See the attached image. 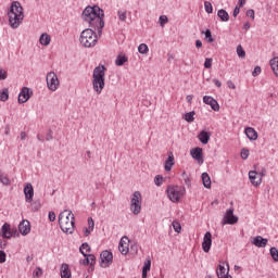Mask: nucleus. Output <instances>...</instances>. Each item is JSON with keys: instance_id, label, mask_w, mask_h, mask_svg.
Instances as JSON below:
<instances>
[{"instance_id": "f257e3e1", "label": "nucleus", "mask_w": 278, "mask_h": 278, "mask_svg": "<svg viewBox=\"0 0 278 278\" xmlns=\"http://www.w3.org/2000/svg\"><path fill=\"white\" fill-rule=\"evenodd\" d=\"M103 10L99 8V5L87 7L83 11V18L86 23H89L93 29H98L99 34H101V29L105 27V22H103Z\"/></svg>"}, {"instance_id": "f03ea898", "label": "nucleus", "mask_w": 278, "mask_h": 278, "mask_svg": "<svg viewBox=\"0 0 278 278\" xmlns=\"http://www.w3.org/2000/svg\"><path fill=\"white\" fill-rule=\"evenodd\" d=\"M8 16L10 27H12V29H18V27H21V24L23 23V20L25 18V15L23 13V5H21V2H12L8 12Z\"/></svg>"}, {"instance_id": "7ed1b4c3", "label": "nucleus", "mask_w": 278, "mask_h": 278, "mask_svg": "<svg viewBox=\"0 0 278 278\" xmlns=\"http://www.w3.org/2000/svg\"><path fill=\"white\" fill-rule=\"evenodd\" d=\"M105 65H99L94 67L92 74V88L97 92V94H101L103 92V88H105Z\"/></svg>"}, {"instance_id": "20e7f679", "label": "nucleus", "mask_w": 278, "mask_h": 278, "mask_svg": "<svg viewBox=\"0 0 278 278\" xmlns=\"http://www.w3.org/2000/svg\"><path fill=\"white\" fill-rule=\"evenodd\" d=\"M59 225L64 233H73L75 231V214H73V211L65 210L60 213Z\"/></svg>"}, {"instance_id": "39448f33", "label": "nucleus", "mask_w": 278, "mask_h": 278, "mask_svg": "<svg viewBox=\"0 0 278 278\" xmlns=\"http://www.w3.org/2000/svg\"><path fill=\"white\" fill-rule=\"evenodd\" d=\"M79 42L86 49H91L92 47H97V42H99V37L97 33L91 28H86L81 31L79 37Z\"/></svg>"}, {"instance_id": "423d86ee", "label": "nucleus", "mask_w": 278, "mask_h": 278, "mask_svg": "<svg viewBox=\"0 0 278 278\" xmlns=\"http://www.w3.org/2000/svg\"><path fill=\"white\" fill-rule=\"evenodd\" d=\"M166 193L172 203H179L184 199V194H186V188L182 186H168Z\"/></svg>"}, {"instance_id": "0eeeda50", "label": "nucleus", "mask_w": 278, "mask_h": 278, "mask_svg": "<svg viewBox=\"0 0 278 278\" xmlns=\"http://www.w3.org/2000/svg\"><path fill=\"white\" fill-rule=\"evenodd\" d=\"M130 211L135 216H138L142 212V193L140 191H135L130 199Z\"/></svg>"}, {"instance_id": "6e6552de", "label": "nucleus", "mask_w": 278, "mask_h": 278, "mask_svg": "<svg viewBox=\"0 0 278 278\" xmlns=\"http://www.w3.org/2000/svg\"><path fill=\"white\" fill-rule=\"evenodd\" d=\"M47 86L49 88V90H51V92H55V90H58V88H60V79H58V74H55V72H49L47 74Z\"/></svg>"}, {"instance_id": "1a4fd4ad", "label": "nucleus", "mask_w": 278, "mask_h": 278, "mask_svg": "<svg viewBox=\"0 0 278 278\" xmlns=\"http://www.w3.org/2000/svg\"><path fill=\"white\" fill-rule=\"evenodd\" d=\"M100 260H101L100 262L101 268H109L110 264H112L114 260V255L112 254V252L105 250L101 252Z\"/></svg>"}, {"instance_id": "9d476101", "label": "nucleus", "mask_w": 278, "mask_h": 278, "mask_svg": "<svg viewBox=\"0 0 278 278\" xmlns=\"http://www.w3.org/2000/svg\"><path fill=\"white\" fill-rule=\"evenodd\" d=\"M238 223V216L233 215V207L226 211L223 225H236Z\"/></svg>"}, {"instance_id": "9b49d317", "label": "nucleus", "mask_w": 278, "mask_h": 278, "mask_svg": "<svg viewBox=\"0 0 278 278\" xmlns=\"http://www.w3.org/2000/svg\"><path fill=\"white\" fill-rule=\"evenodd\" d=\"M33 92L29 90L28 87H23L20 94H18V103H27L29 99H31Z\"/></svg>"}, {"instance_id": "f8f14e48", "label": "nucleus", "mask_w": 278, "mask_h": 278, "mask_svg": "<svg viewBox=\"0 0 278 278\" xmlns=\"http://www.w3.org/2000/svg\"><path fill=\"white\" fill-rule=\"evenodd\" d=\"M211 249H212V232L206 231L202 241V251H204V253H210Z\"/></svg>"}, {"instance_id": "ddd939ff", "label": "nucleus", "mask_w": 278, "mask_h": 278, "mask_svg": "<svg viewBox=\"0 0 278 278\" xmlns=\"http://www.w3.org/2000/svg\"><path fill=\"white\" fill-rule=\"evenodd\" d=\"M203 103H205V105H210L214 112H218V110H220L218 101H216L212 96H204Z\"/></svg>"}, {"instance_id": "4468645a", "label": "nucleus", "mask_w": 278, "mask_h": 278, "mask_svg": "<svg viewBox=\"0 0 278 278\" xmlns=\"http://www.w3.org/2000/svg\"><path fill=\"white\" fill-rule=\"evenodd\" d=\"M118 249L122 255H127V253H129V238L127 236H124L121 239Z\"/></svg>"}, {"instance_id": "2eb2a0df", "label": "nucleus", "mask_w": 278, "mask_h": 278, "mask_svg": "<svg viewBox=\"0 0 278 278\" xmlns=\"http://www.w3.org/2000/svg\"><path fill=\"white\" fill-rule=\"evenodd\" d=\"M24 194L26 203H31V201H34V186L31 182L26 184L24 187Z\"/></svg>"}, {"instance_id": "dca6fc26", "label": "nucleus", "mask_w": 278, "mask_h": 278, "mask_svg": "<svg viewBox=\"0 0 278 278\" xmlns=\"http://www.w3.org/2000/svg\"><path fill=\"white\" fill-rule=\"evenodd\" d=\"M18 231L22 236H27L31 231V224L29 220H22L18 225Z\"/></svg>"}, {"instance_id": "f3484780", "label": "nucleus", "mask_w": 278, "mask_h": 278, "mask_svg": "<svg viewBox=\"0 0 278 278\" xmlns=\"http://www.w3.org/2000/svg\"><path fill=\"white\" fill-rule=\"evenodd\" d=\"M252 244H254V247H257L258 249H264L268 244V239L262 236H256L253 238Z\"/></svg>"}, {"instance_id": "a211bd4d", "label": "nucleus", "mask_w": 278, "mask_h": 278, "mask_svg": "<svg viewBox=\"0 0 278 278\" xmlns=\"http://www.w3.org/2000/svg\"><path fill=\"white\" fill-rule=\"evenodd\" d=\"M167 155L168 157L165 161L164 168L166 173H170V170H173V166H175V155L173 154V152H168Z\"/></svg>"}, {"instance_id": "6ab92c4d", "label": "nucleus", "mask_w": 278, "mask_h": 278, "mask_svg": "<svg viewBox=\"0 0 278 278\" xmlns=\"http://www.w3.org/2000/svg\"><path fill=\"white\" fill-rule=\"evenodd\" d=\"M249 179H250L252 186L257 187V186L262 185V177H258L257 172H255V170L249 172Z\"/></svg>"}, {"instance_id": "aec40b11", "label": "nucleus", "mask_w": 278, "mask_h": 278, "mask_svg": "<svg viewBox=\"0 0 278 278\" xmlns=\"http://www.w3.org/2000/svg\"><path fill=\"white\" fill-rule=\"evenodd\" d=\"M191 157L197 160L198 162H203V149L202 148H194L191 150Z\"/></svg>"}, {"instance_id": "412c9836", "label": "nucleus", "mask_w": 278, "mask_h": 278, "mask_svg": "<svg viewBox=\"0 0 278 278\" xmlns=\"http://www.w3.org/2000/svg\"><path fill=\"white\" fill-rule=\"evenodd\" d=\"M0 236L2 238H7V240H10V238H12V230L10 229V224L5 223L2 228H1V232Z\"/></svg>"}, {"instance_id": "4be33fe9", "label": "nucleus", "mask_w": 278, "mask_h": 278, "mask_svg": "<svg viewBox=\"0 0 278 278\" xmlns=\"http://www.w3.org/2000/svg\"><path fill=\"white\" fill-rule=\"evenodd\" d=\"M211 136L212 135L210 132L202 130L198 135V139L200 140V142H202V144H207V142H210Z\"/></svg>"}, {"instance_id": "5701e85b", "label": "nucleus", "mask_w": 278, "mask_h": 278, "mask_svg": "<svg viewBox=\"0 0 278 278\" xmlns=\"http://www.w3.org/2000/svg\"><path fill=\"white\" fill-rule=\"evenodd\" d=\"M39 43L42 45V47H49V45H51V36L47 33L41 34Z\"/></svg>"}, {"instance_id": "b1692460", "label": "nucleus", "mask_w": 278, "mask_h": 278, "mask_svg": "<svg viewBox=\"0 0 278 278\" xmlns=\"http://www.w3.org/2000/svg\"><path fill=\"white\" fill-rule=\"evenodd\" d=\"M269 65H270V68L273 71L274 75H276V77H278V56L273 58L269 61Z\"/></svg>"}, {"instance_id": "393cba45", "label": "nucleus", "mask_w": 278, "mask_h": 278, "mask_svg": "<svg viewBox=\"0 0 278 278\" xmlns=\"http://www.w3.org/2000/svg\"><path fill=\"white\" fill-rule=\"evenodd\" d=\"M71 269L68 268V264H63L61 266V278H71Z\"/></svg>"}, {"instance_id": "a878e982", "label": "nucleus", "mask_w": 278, "mask_h": 278, "mask_svg": "<svg viewBox=\"0 0 278 278\" xmlns=\"http://www.w3.org/2000/svg\"><path fill=\"white\" fill-rule=\"evenodd\" d=\"M245 136L249 140H257V131H255L252 127L245 128Z\"/></svg>"}, {"instance_id": "bb28decb", "label": "nucleus", "mask_w": 278, "mask_h": 278, "mask_svg": "<svg viewBox=\"0 0 278 278\" xmlns=\"http://www.w3.org/2000/svg\"><path fill=\"white\" fill-rule=\"evenodd\" d=\"M202 182L204 188H207V189L212 188V179L210 178V174L207 173L202 174Z\"/></svg>"}, {"instance_id": "cd10ccee", "label": "nucleus", "mask_w": 278, "mask_h": 278, "mask_svg": "<svg viewBox=\"0 0 278 278\" xmlns=\"http://www.w3.org/2000/svg\"><path fill=\"white\" fill-rule=\"evenodd\" d=\"M217 16L223 21V23H227V21H229V13L225 11V9L218 10Z\"/></svg>"}, {"instance_id": "c85d7f7f", "label": "nucleus", "mask_w": 278, "mask_h": 278, "mask_svg": "<svg viewBox=\"0 0 278 278\" xmlns=\"http://www.w3.org/2000/svg\"><path fill=\"white\" fill-rule=\"evenodd\" d=\"M90 251H91V248L87 242L83 243L79 248V252L81 253V255H88Z\"/></svg>"}, {"instance_id": "c756f323", "label": "nucleus", "mask_w": 278, "mask_h": 278, "mask_svg": "<svg viewBox=\"0 0 278 278\" xmlns=\"http://www.w3.org/2000/svg\"><path fill=\"white\" fill-rule=\"evenodd\" d=\"M84 257L88 260L89 266H94L97 264V257L94 254H84Z\"/></svg>"}, {"instance_id": "7c9ffc66", "label": "nucleus", "mask_w": 278, "mask_h": 278, "mask_svg": "<svg viewBox=\"0 0 278 278\" xmlns=\"http://www.w3.org/2000/svg\"><path fill=\"white\" fill-rule=\"evenodd\" d=\"M216 275L218 278H223L227 275V269L223 265H218V268L216 270Z\"/></svg>"}, {"instance_id": "2f4dec72", "label": "nucleus", "mask_w": 278, "mask_h": 278, "mask_svg": "<svg viewBox=\"0 0 278 278\" xmlns=\"http://www.w3.org/2000/svg\"><path fill=\"white\" fill-rule=\"evenodd\" d=\"M125 62H127V56L121 55V54L115 60L116 66H123V64H125Z\"/></svg>"}, {"instance_id": "473e14b6", "label": "nucleus", "mask_w": 278, "mask_h": 278, "mask_svg": "<svg viewBox=\"0 0 278 278\" xmlns=\"http://www.w3.org/2000/svg\"><path fill=\"white\" fill-rule=\"evenodd\" d=\"M138 51L139 53H141L142 55H146V53H149V46H147V43H141L138 47Z\"/></svg>"}, {"instance_id": "72a5a7b5", "label": "nucleus", "mask_w": 278, "mask_h": 278, "mask_svg": "<svg viewBox=\"0 0 278 278\" xmlns=\"http://www.w3.org/2000/svg\"><path fill=\"white\" fill-rule=\"evenodd\" d=\"M204 10L206 14H212L214 12V7H212V2L205 1L204 2Z\"/></svg>"}, {"instance_id": "f704fd0d", "label": "nucleus", "mask_w": 278, "mask_h": 278, "mask_svg": "<svg viewBox=\"0 0 278 278\" xmlns=\"http://www.w3.org/2000/svg\"><path fill=\"white\" fill-rule=\"evenodd\" d=\"M270 256L274 260V262H278V250L277 248H270L269 250Z\"/></svg>"}, {"instance_id": "c9c22d12", "label": "nucleus", "mask_w": 278, "mask_h": 278, "mask_svg": "<svg viewBox=\"0 0 278 278\" xmlns=\"http://www.w3.org/2000/svg\"><path fill=\"white\" fill-rule=\"evenodd\" d=\"M8 99H10V93L8 89H3V91L0 93V101L5 102Z\"/></svg>"}, {"instance_id": "e433bc0d", "label": "nucleus", "mask_w": 278, "mask_h": 278, "mask_svg": "<svg viewBox=\"0 0 278 278\" xmlns=\"http://www.w3.org/2000/svg\"><path fill=\"white\" fill-rule=\"evenodd\" d=\"M185 121L187 123H193L194 122V111H191L185 115Z\"/></svg>"}, {"instance_id": "4c0bfd02", "label": "nucleus", "mask_w": 278, "mask_h": 278, "mask_svg": "<svg viewBox=\"0 0 278 278\" xmlns=\"http://www.w3.org/2000/svg\"><path fill=\"white\" fill-rule=\"evenodd\" d=\"M154 184L155 186H159V187L162 186L164 184V177L161 175H156L154 177Z\"/></svg>"}, {"instance_id": "58836bf2", "label": "nucleus", "mask_w": 278, "mask_h": 278, "mask_svg": "<svg viewBox=\"0 0 278 278\" xmlns=\"http://www.w3.org/2000/svg\"><path fill=\"white\" fill-rule=\"evenodd\" d=\"M172 227H173L174 231H176V233L181 232V224H179V222H173Z\"/></svg>"}, {"instance_id": "ea45409f", "label": "nucleus", "mask_w": 278, "mask_h": 278, "mask_svg": "<svg viewBox=\"0 0 278 278\" xmlns=\"http://www.w3.org/2000/svg\"><path fill=\"white\" fill-rule=\"evenodd\" d=\"M117 15H118L119 21H122L123 23H125V21H127V11H118Z\"/></svg>"}, {"instance_id": "a19ab883", "label": "nucleus", "mask_w": 278, "mask_h": 278, "mask_svg": "<svg viewBox=\"0 0 278 278\" xmlns=\"http://www.w3.org/2000/svg\"><path fill=\"white\" fill-rule=\"evenodd\" d=\"M0 181L3 186H10V178L3 174H0Z\"/></svg>"}, {"instance_id": "79ce46f5", "label": "nucleus", "mask_w": 278, "mask_h": 278, "mask_svg": "<svg viewBox=\"0 0 278 278\" xmlns=\"http://www.w3.org/2000/svg\"><path fill=\"white\" fill-rule=\"evenodd\" d=\"M237 54H238L239 58H245L247 56V52L244 51L242 46L237 47Z\"/></svg>"}, {"instance_id": "37998d69", "label": "nucleus", "mask_w": 278, "mask_h": 278, "mask_svg": "<svg viewBox=\"0 0 278 278\" xmlns=\"http://www.w3.org/2000/svg\"><path fill=\"white\" fill-rule=\"evenodd\" d=\"M159 23L161 25V27H164V25H166V23H168V16L166 15H161L159 17Z\"/></svg>"}, {"instance_id": "c03bdc74", "label": "nucleus", "mask_w": 278, "mask_h": 278, "mask_svg": "<svg viewBox=\"0 0 278 278\" xmlns=\"http://www.w3.org/2000/svg\"><path fill=\"white\" fill-rule=\"evenodd\" d=\"M142 270L146 273H149L151 270V258H148L144 263V266L142 267Z\"/></svg>"}, {"instance_id": "a18cd8bd", "label": "nucleus", "mask_w": 278, "mask_h": 278, "mask_svg": "<svg viewBox=\"0 0 278 278\" xmlns=\"http://www.w3.org/2000/svg\"><path fill=\"white\" fill-rule=\"evenodd\" d=\"M205 38L207 39V42H214V38L212 37V30H205Z\"/></svg>"}, {"instance_id": "49530a36", "label": "nucleus", "mask_w": 278, "mask_h": 278, "mask_svg": "<svg viewBox=\"0 0 278 278\" xmlns=\"http://www.w3.org/2000/svg\"><path fill=\"white\" fill-rule=\"evenodd\" d=\"M182 179H184L185 186L190 187V184H191L190 177H188V174H186V172L182 173Z\"/></svg>"}, {"instance_id": "de8ad7c7", "label": "nucleus", "mask_w": 278, "mask_h": 278, "mask_svg": "<svg viewBox=\"0 0 278 278\" xmlns=\"http://www.w3.org/2000/svg\"><path fill=\"white\" fill-rule=\"evenodd\" d=\"M33 277H42V268L37 267L33 273Z\"/></svg>"}, {"instance_id": "09e8293b", "label": "nucleus", "mask_w": 278, "mask_h": 278, "mask_svg": "<svg viewBox=\"0 0 278 278\" xmlns=\"http://www.w3.org/2000/svg\"><path fill=\"white\" fill-rule=\"evenodd\" d=\"M245 15L255 21V11L253 9L248 10Z\"/></svg>"}, {"instance_id": "8fccbe9b", "label": "nucleus", "mask_w": 278, "mask_h": 278, "mask_svg": "<svg viewBox=\"0 0 278 278\" xmlns=\"http://www.w3.org/2000/svg\"><path fill=\"white\" fill-rule=\"evenodd\" d=\"M249 150L248 149H242L241 150V157L242 160H249Z\"/></svg>"}, {"instance_id": "3c124183", "label": "nucleus", "mask_w": 278, "mask_h": 278, "mask_svg": "<svg viewBox=\"0 0 278 278\" xmlns=\"http://www.w3.org/2000/svg\"><path fill=\"white\" fill-rule=\"evenodd\" d=\"M8 79V72L5 70H0V81Z\"/></svg>"}, {"instance_id": "603ef678", "label": "nucleus", "mask_w": 278, "mask_h": 278, "mask_svg": "<svg viewBox=\"0 0 278 278\" xmlns=\"http://www.w3.org/2000/svg\"><path fill=\"white\" fill-rule=\"evenodd\" d=\"M88 225H89L90 231H94V219H92V217L88 218Z\"/></svg>"}, {"instance_id": "864d4df0", "label": "nucleus", "mask_w": 278, "mask_h": 278, "mask_svg": "<svg viewBox=\"0 0 278 278\" xmlns=\"http://www.w3.org/2000/svg\"><path fill=\"white\" fill-rule=\"evenodd\" d=\"M7 254L3 250L0 251V264H5Z\"/></svg>"}, {"instance_id": "5fc2aeb1", "label": "nucleus", "mask_w": 278, "mask_h": 278, "mask_svg": "<svg viewBox=\"0 0 278 278\" xmlns=\"http://www.w3.org/2000/svg\"><path fill=\"white\" fill-rule=\"evenodd\" d=\"M260 73H262V67L256 66V67H254V71L252 72V76L257 77V75H260Z\"/></svg>"}, {"instance_id": "6e6d98bb", "label": "nucleus", "mask_w": 278, "mask_h": 278, "mask_svg": "<svg viewBox=\"0 0 278 278\" xmlns=\"http://www.w3.org/2000/svg\"><path fill=\"white\" fill-rule=\"evenodd\" d=\"M48 218H49L50 223H53L55 220V212L50 211L48 214Z\"/></svg>"}, {"instance_id": "4d7b16f0", "label": "nucleus", "mask_w": 278, "mask_h": 278, "mask_svg": "<svg viewBox=\"0 0 278 278\" xmlns=\"http://www.w3.org/2000/svg\"><path fill=\"white\" fill-rule=\"evenodd\" d=\"M204 68H212V59H205Z\"/></svg>"}, {"instance_id": "13d9d810", "label": "nucleus", "mask_w": 278, "mask_h": 278, "mask_svg": "<svg viewBox=\"0 0 278 278\" xmlns=\"http://www.w3.org/2000/svg\"><path fill=\"white\" fill-rule=\"evenodd\" d=\"M79 264H81L83 266H90V263L88 262V260L86 257L80 260Z\"/></svg>"}, {"instance_id": "bf43d9fd", "label": "nucleus", "mask_w": 278, "mask_h": 278, "mask_svg": "<svg viewBox=\"0 0 278 278\" xmlns=\"http://www.w3.org/2000/svg\"><path fill=\"white\" fill-rule=\"evenodd\" d=\"M243 29H245V31H249V29H251V23L245 22L243 25Z\"/></svg>"}, {"instance_id": "052dcab7", "label": "nucleus", "mask_w": 278, "mask_h": 278, "mask_svg": "<svg viewBox=\"0 0 278 278\" xmlns=\"http://www.w3.org/2000/svg\"><path fill=\"white\" fill-rule=\"evenodd\" d=\"M233 16L236 17V16H238V14H240V8L239 7H236L235 9H233Z\"/></svg>"}, {"instance_id": "680f3d73", "label": "nucleus", "mask_w": 278, "mask_h": 278, "mask_svg": "<svg viewBox=\"0 0 278 278\" xmlns=\"http://www.w3.org/2000/svg\"><path fill=\"white\" fill-rule=\"evenodd\" d=\"M20 138H21V140H26V139H27V132L22 131V132L20 134Z\"/></svg>"}, {"instance_id": "e2e57ef3", "label": "nucleus", "mask_w": 278, "mask_h": 278, "mask_svg": "<svg viewBox=\"0 0 278 278\" xmlns=\"http://www.w3.org/2000/svg\"><path fill=\"white\" fill-rule=\"evenodd\" d=\"M227 86H228V88H231L232 90H236V85L231 80H229L227 83Z\"/></svg>"}, {"instance_id": "0e129e2a", "label": "nucleus", "mask_w": 278, "mask_h": 278, "mask_svg": "<svg viewBox=\"0 0 278 278\" xmlns=\"http://www.w3.org/2000/svg\"><path fill=\"white\" fill-rule=\"evenodd\" d=\"M195 47H197V49H201V48L203 47V42L198 39V40L195 41Z\"/></svg>"}, {"instance_id": "69168bd1", "label": "nucleus", "mask_w": 278, "mask_h": 278, "mask_svg": "<svg viewBox=\"0 0 278 278\" xmlns=\"http://www.w3.org/2000/svg\"><path fill=\"white\" fill-rule=\"evenodd\" d=\"M26 262H27V264H30L31 262H34V255H28L26 257Z\"/></svg>"}, {"instance_id": "338daca9", "label": "nucleus", "mask_w": 278, "mask_h": 278, "mask_svg": "<svg viewBox=\"0 0 278 278\" xmlns=\"http://www.w3.org/2000/svg\"><path fill=\"white\" fill-rule=\"evenodd\" d=\"M247 0H239V8H244Z\"/></svg>"}, {"instance_id": "774afa93", "label": "nucleus", "mask_w": 278, "mask_h": 278, "mask_svg": "<svg viewBox=\"0 0 278 278\" xmlns=\"http://www.w3.org/2000/svg\"><path fill=\"white\" fill-rule=\"evenodd\" d=\"M92 230H90L89 228H85V236L86 237H88V236H90V232H91Z\"/></svg>"}]
</instances>
